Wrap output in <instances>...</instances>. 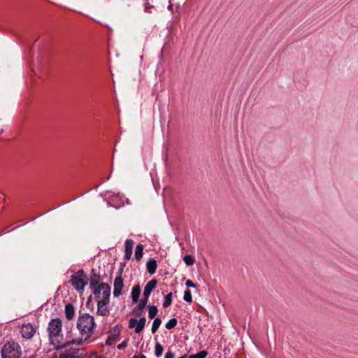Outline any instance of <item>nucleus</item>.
Masks as SVG:
<instances>
[{
	"label": "nucleus",
	"instance_id": "obj_1",
	"mask_svg": "<svg viewBox=\"0 0 358 358\" xmlns=\"http://www.w3.org/2000/svg\"><path fill=\"white\" fill-rule=\"evenodd\" d=\"M62 322L60 319H52L48 324V336L50 343L56 350H61L66 348V345H62Z\"/></svg>",
	"mask_w": 358,
	"mask_h": 358
},
{
	"label": "nucleus",
	"instance_id": "obj_2",
	"mask_svg": "<svg viewBox=\"0 0 358 358\" xmlns=\"http://www.w3.org/2000/svg\"><path fill=\"white\" fill-rule=\"evenodd\" d=\"M96 327L94 317L90 314H83L78 318L77 328L83 336H85V340L89 338Z\"/></svg>",
	"mask_w": 358,
	"mask_h": 358
},
{
	"label": "nucleus",
	"instance_id": "obj_3",
	"mask_svg": "<svg viewBox=\"0 0 358 358\" xmlns=\"http://www.w3.org/2000/svg\"><path fill=\"white\" fill-rule=\"evenodd\" d=\"M1 352L2 358H20L22 356L20 345L14 341L4 344Z\"/></svg>",
	"mask_w": 358,
	"mask_h": 358
},
{
	"label": "nucleus",
	"instance_id": "obj_4",
	"mask_svg": "<svg viewBox=\"0 0 358 358\" xmlns=\"http://www.w3.org/2000/svg\"><path fill=\"white\" fill-rule=\"evenodd\" d=\"M87 276L83 269L78 270L74 275L71 276L69 280L71 285L78 292H83L85 285H87Z\"/></svg>",
	"mask_w": 358,
	"mask_h": 358
},
{
	"label": "nucleus",
	"instance_id": "obj_5",
	"mask_svg": "<svg viewBox=\"0 0 358 358\" xmlns=\"http://www.w3.org/2000/svg\"><path fill=\"white\" fill-rule=\"evenodd\" d=\"M92 289H94L93 293L95 299H96V302L98 301V299H104V294L106 292L108 294V297L110 296V287L107 283H100Z\"/></svg>",
	"mask_w": 358,
	"mask_h": 358
},
{
	"label": "nucleus",
	"instance_id": "obj_6",
	"mask_svg": "<svg viewBox=\"0 0 358 358\" xmlns=\"http://www.w3.org/2000/svg\"><path fill=\"white\" fill-rule=\"evenodd\" d=\"M110 297L106 292L104 294V299H98L96 314L101 316H106L109 313L108 304Z\"/></svg>",
	"mask_w": 358,
	"mask_h": 358
},
{
	"label": "nucleus",
	"instance_id": "obj_7",
	"mask_svg": "<svg viewBox=\"0 0 358 358\" xmlns=\"http://www.w3.org/2000/svg\"><path fill=\"white\" fill-rule=\"evenodd\" d=\"M122 268L119 269L117 272V275L114 280V289H113V296L115 297H118L122 294V289L124 287L123 278L122 277Z\"/></svg>",
	"mask_w": 358,
	"mask_h": 358
},
{
	"label": "nucleus",
	"instance_id": "obj_8",
	"mask_svg": "<svg viewBox=\"0 0 358 358\" xmlns=\"http://www.w3.org/2000/svg\"><path fill=\"white\" fill-rule=\"evenodd\" d=\"M146 319L145 317H142L139 319V320H137L134 318H131L129 320V327L130 329L135 327V332L136 334L141 333L145 325Z\"/></svg>",
	"mask_w": 358,
	"mask_h": 358
},
{
	"label": "nucleus",
	"instance_id": "obj_9",
	"mask_svg": "<svg viewBox=\"0 0 358 358\" xmlns=\"http://www.w3.org/2000/svg\"><path fill=\"white\" fill-rule=\"evenodd\" d=\"M36 333V328L30 323L23 324L21 328V334L23 338L29 339Z\"/></svg>",
	"mask_w": 358,
	"mask_h": 358
},
{
	"label": "nucleus",
	"instance_id": "obj_10",
	"mask_svg": "<svg viewBox=\"0 0 358 358\" xmlns=\"http://www.w3.org/2000/svg\"><path fill=\"white\" fill-rule=\"evenodd\" d=\"M102 280L100 274L96 272L95 268H92L90 279V288L95 287L99 285V282Z\"/></svg>",
	"mask_w": 358,
	"mask_h": 358
},
{
	"label": "nucleus",
	"instance_id": "obj_11",
	"mask_svg": "<svg viewBox=\"0 0 358 358\" xmlns=\"http://www.w3.org/2000/svg\"><path fill=\"white\" fill-rule=\"evenodd\" d=\"M66 352L69 358H81L85 356L83 348H70Z\"/></svg>",
	"mask_w": 358,
	"mask_h": 358
},
{
	"label": "nucleus",
	"instance_id": "obj_12",
	"mask_svg": "<svg viewBox=\"0 0 358 358\" xmlns=\"http://www.w3.org/2000/svg\"><path fill=\"white\" fill-rule=\"evenodd\" d=\"M157 283V281L156 280L153 279V280H151L150 281H149L146 284V285L144 288V290H143V296H144L145 299H148L150 294H151L152 290L156 287Z\"/></svg>",
	"mask_w": 358,
	"mask_h": 358
},
{
	"label": "nucleus",
	"instance_id": "obj_13",
	"mask_svg": "<svg viewBox=\"0 0 358 358\" xmlns=\"http://www.w3.org/2000/svg\"><path fill=\"white\" fill-rule=\"evenodd\" d=\"M133 244L134 241L131 239H127L125 241L124 259L126 260H129L131 259L132 255Z\"/></svg>",
	"mask_w": 358,
	"mask_h": 358
},
{
	"label": "nucleus",
	"instance_id": "obj_14",
	"mask_svg": "<svg viewBox=\"0 0 358 358\" xmlns=\"http://www.w3.org/2000/svg\"><path fill=\"white\" fill-rule=\"evenodd\" d=\"M148 303L147 299H143L141 300L140 303L134 308L133 313L137 316L140 317L142 315V310L144 307H145Z\"/></svg>",
	"mask_w": 358,
	"mask_h": 358
},
{
	"label": "nucleus",
	"instance_id": "obj_15",
	"mask_svg": "<svg viewBox=\"0 0 358 358\" xmlns=\"http://www.w3.org/2000/svg\"><path fill=\"white\" fill-rule=\"evenodd\" d=\"M157 267V261L153 258H150L146 263V268L150 274H154L156 272Z\"/></svg>",
	"mask_w": 358,
	"mask_h": 358
},
{
	"label": "nucleus",
	"instance_id": "obj_16",
	"mask_svg": "<svg viewBox=\"0 0 358 358\" xmlns=\"http://www.w3.org/2000/svg\"><path fill=\"white\" fill-rule=\"evenodd\" d=\"M120 334V327L118 325H115L108 331L109 339H112V341L114 342L116 341L117 337Z\"/></svg>",
	"mask_w": 358,
	"mask_h": 358
},
{
	"label": "nucleus",
	"instance_id": "obj_17",
	"mask_svg": "<svg viewBox=\"0 0 358 358\" xmlns=\"http://www.w3.org/2000/svg\"><path fill=\"white\" fill-rule=\"evenodd\" d=\"M65 315L67 320H71L75 315L74 306L71 303H68L65 306Z\"/></svg>",
	"mask_w": 358,
	"mask_h": 358
},
{
	"label": "nucleus",
	"instance_id": "obj_18",
	"mask_svg": "<svg viewBox=\"0 0 358 358\" xmlns=\"http://www.w3.org/2000/svg\"><path fill=\"white\" fill-rule=\"evenodd\" d=\"M141 294V287L139 285H135L131 290V299L133 302L137 303Z\"/></svg>",
	"mask_w": 358,
	"mask_h": 358
},
{
	"label": "nucleus",
	"instance_id": "obj_19",
	"mask_svg": "<svg viewBox=\"0 0 358 358\" xmlns=\"http://www.w3.org/2000/svg\"><path fill=\"white\" fill-rule=\"evenodd\" d=\"M143 245L141 243L138 244L135 250V259L137 261H140L143 254Z\"/></svg>",
	"mask_w": 358,
	"mask_h": 358
},
{
	"label": "nucleus",
	"instance_id": "obj_20",
	"mask_svg": "<svg viewBox=\"0 0 358 358\" xmlns=\"http://www.w3.org/2000/svg\"><path fill=\"white\" fill-rule=\"evenodd\" d=\"M148 316L151 319L154 318L157 315V314L158 313V310H157V306H148Z\"/></svg>",
	"mask_w": 358,
	"mask_h": 358
},
{
	"label": "nucleus",
	"instance_id": "obj_21",
	"mask_svg": "<svg viewBox=\"0 0 358 358\" xmlns=\"http://www.w3.org/2000/svg\"><path fill=\"white\" fill-rule=\"evenodd\" d=\"M171 303H172V293L171 292L164 296V302L162 304L163 307L165 308H168L169 306H171Z\"/></svg>",
	"mask_w": 358,
	"mask_h": 358
},
{
	"label": "nucleus",
	"instance_id": "obj_22",
	"mask_svg": "<svg viewBox=\"0 0 358 358\" xmlns=\"http://www.w3.org/2000/svg\"><path fill=\"white\" fill-rule=\"evenodd\" d=\"M161 324H162L161 319L159 317L155 318L153 321V323H152V325L151 327L152 333H153V334L155 333L157 331V329H159Z\"/></svg>",
	"mask_w": 358,
	"mask_h": 358
},
{
	"label": "nucleus",
	"instance_id": "obj_23",
	"mask_svg": "<svg viewBox=\"0 0 358 358\" xmlns=\"http://www.w3.org/2000/svg\"><path fill=\"white\" fill-rule=\"evenodd\" d=\"M183 261L187 266H192L195 262V259L193 256L187 255L184 256Z\"/></svg>",
	"mask_w": 358,
	"mask_h": 358
},
{
	"label": "nucleus",
	"instance_id": "obj_24",
	"mask_svg": "<svg viewBox=\"0 0 358 358\" xmlns=\"http://www.w3.org/2000/svg\"><path fill=\"white\" fill-rule=\"evenodd\" d=\"M163 350H164V348H163L162 345L159 343L157 342L155 344V356L157 357H161L163 353Z\"/></svg>",
	"mask_w": 358,
	"mask_h": 358
},
{
	"label": "nucleus",
	"instance_id": "obj_25",
	"mask_svg": "<svg viewBox=\"0 0 358 358\" xmlns=\"http://www.w3.org/2000/svg\"><path fill=\"white\" fill-rule=\"evenodd\" d=\"M177 323H178V320L176 318H171L166 324V328L168 329H171L177 325Z\"/></svg>",
	"mask_w": 358,
	"mask_h": 358
},
{
	"label": "nucleus",
	"instance_id": "obj_26",
	"mask_svg": "<svg viewBox=\"0 0 358 358\" xmlns=\"http://www.w3.org/2000/svg\"><path fill=\"white\" fill-rule=\"evenodd\" d=\"M208 352L206 350H201L196 354L191 355L189 358H206Z\"/></svg>",
	"mask_w": 358,
	"mask_h": 358
},
{
	"label": "nucleus",
	"instance_id": "obj_27",
	"mask_svg": "<svg viewBox=\"0 0 358 358\" xmlns=\"http://www.w3.org/2000/svg\"><path fill=\"white\" fill-rule=\"evenodd\" d=\"M183 299L186 302L188 303H191L192 301V296L190 290L187 289L185 291Z\"/></svg>",
	"mask_w": 358,
	"mask_h": 358
},
{
	"label": "nucleus",
	"instance_id": "obj_28",
	"mask_svg": "<svg viewBox=\"0 0 358 358\" xmlns=\"http://www.w3.org/2000/svg\"><path fill=\"white\" fill-rule=\"evenodd\" d=\"M83 339L82 338H79V339H73L70 341H68V342H66L64 343H62V345H66V347H68L69 345H70L71 344H76V345H81L83 343Z\"/></svg>",
	"mask_w": 358,
	"mask_h": 358
},
{
	"label": "nucleus",
	"instance_id": "obj_29",
	"mask_svg": "<svg viewBox=\"0 0 358 358\" xmlns=\"http://www.w3.org/2000/svg\"><path fill=\"white\" fill-rule=\"evenodd\" d=\"M52 358H69L67 352L60 353L59 355L54 354Z\"/></svg>",
	"mask_w": 358,
	"mask_h": 358
},
{
	"label": "nucleus",
	"instance_id": "obj_30",
	"mask_svg": "<svg viewBox=\"0 0 358 358\" xmlns=\"http://www.w3.org/2000/svg\"><path fill=\"white\" fill-rule=\"evenodd\" d=\"M127 341H124L121 343L118 344L117 348L119 350H123V349H124L127 347Z\"/></svg>",
	"mask_w": 358,
	"mask_h": 358
},
{
	"label": "nucleus",
	"instance_id": "obj_31",
	"mask_svg": "<svg viewBox=\"0 0 358 358\" xmlns=\"http://www.w3.org/2000/svg\"><path fill=\"white\" fill-rule=\"evenodd\" d=\"M185 285L187 287H196V284H194L192 280H187L186 282H185Z\"/></svg>",
	"mask_w": 358,
	"mask_h": 358
},
{
	"label": "nucleus",
	"instance_id": "obj_32",
	"mask_svg": "<svg viewBox=\"0 0 358 358\" xmlns=\"http://www.w3.org/2000/svg\"><path fill=\"white\" fill-rule=\"evenodd\" d=\"M164 358H175V355L171 351H168L166 353Z\"/></svg>",
	"mask_w": 358,
	"mask_h": 358
},
{
	"label": "nucleus",
	"instance_id": "obj_33",
	"mask_svg": "<svg viewBox=\"0 0 358 358\" xmlns=\"http://www.w3.org/2000/svg\"><path fill=\"white\" fill-rule=\"evenodd\" d=\"M148 4H149V2H148V0H147V1L145 3V11L147 13H151V10H150L151 6H149Z\"/></svg>",
	"mask_w": 358,
	"mask_h": 358
},
{
	"label": "nucleus",
	"instance_id": "obj_34",
	"mask_svg": "<svg viewBox=\"0 0 358 358\" xmlns=\"http://www.w3.org/2000/svg\"><path fill=\"white\" fill-rule=\"evenodd\" d=\"M134 358H146V357L143 354H139L138 355H134Z\"/></svg>",
	"mask_w": 358,
	"mask_h": 358
},
{
	"label": "nucleus",
	"instance_id": "obj_35",
	"mask_svg": "<svg viewBox=\"0 0 358 358\" xmlns=\"http://www.w3.org/2000/svg\"><path fill=\"white\" fill-rule=\"evenodd\" d=\"M168 9L171 11L173 10V4L171 3V1H169V4L168 6Z\"/></svg>",
	"mask_w": 358,
	"mask_h": 358
},
{
	"label": "nucleus",
	"instance_id": "obj_36",
	"mask_svg": "<svg viewBox=\"0 0 358 358\" xmlns=\"http://www.w3.org/2000/svg\"><path fill=\"white\" fill-rule=\"evenodd\" d=\"M110 341H112V339H109V337H108V339H107V341H106V343L107 345H111V344H112V342H110Z\"/></svg>",
	"mask_w": 358,
	"mask_h": 358
},
{
	"label": "nucleus",
	"instance_id": "obj_37",
	"mask_svg": "<svg viewBox=\"0 0 358 358\" xmlns=\"http://www.w3.org/2000/svg\"><path fill=\"white\" fill-rule=\"evenodd\" d=\"M92 296H90L88 299H87V304L88 305L90 303V302L92 301Z\"/></svg>",
	"mask_w": 358,
	"mask_h": 358
},
{
	"label": "nucleus",
	"instance_id": "obj_38",
	"mask_svg": "<svg viewBox=\"0 0 358 358\" xmlns=\"http://www.w3.org/2000/svg\"><path fill=\"white\" fill-rule=\"evenodd\" d=\"M124 266H125V263L122 264V265H121V268H120V269H121V268H122V269H123V267H124Z\"/></svg>",
	"mask_w": 358,
	"mask_h": 358
},
{
	"label": "nucleus",
	"instance_id": "obj_39",
	"mask_svg": "<svg viewBox=\"0 0 358 358\" xmlns=\"http://www.w3.org/2000/svg\"><path fill=\"white\" fill-rule=\"evenodd\" d=\"M186 355H184V356H182V357H180L179 358H186Z\"/></svg>",
	"mask_w": 358,
	"mask_h": 358
},
{
	"label": "nucleus",
	"instance_id": "obj_40",
	"mask_svg": "<svg viewBox=\"0 0 358 358\" xmlns=\"http://www.w3.org/2000/svg\"><path fill=\"white\" fill-rule=\"evenodd\" d=\"M96 358H101V357H96Z\"/></svg>",
	"mask_w": 358,
	"mask_h": 358
},
{
	"label": "nucleus",
	"instance_id": "obj_41",
	"mask_svg": "<svg viewBox=\"0 0 358 358\" xmlns=\"http://www.w3.org/2000/svg\"><path fill=\"white\" fill-rule=\"evenodd\" d=\"M133 358H134V357H133Z\"/></svg>",
	"mask_w": 358,
	"mask_h": 358
},
{
	"label": "nucleus",
	"instance_id": "obj_42",
	"mask_svg": "<svg viewBox=\"0 0 358 358\" xmlns=\"http://www.w3.org/2000/svg\"><path fill=\"white\" fill-rule=\"evenodd\" d=\"M133 358H134V357H133Z\"/></svg>",
	"mask_w": 358,
	"mask_h": 358
}]
</instances>
